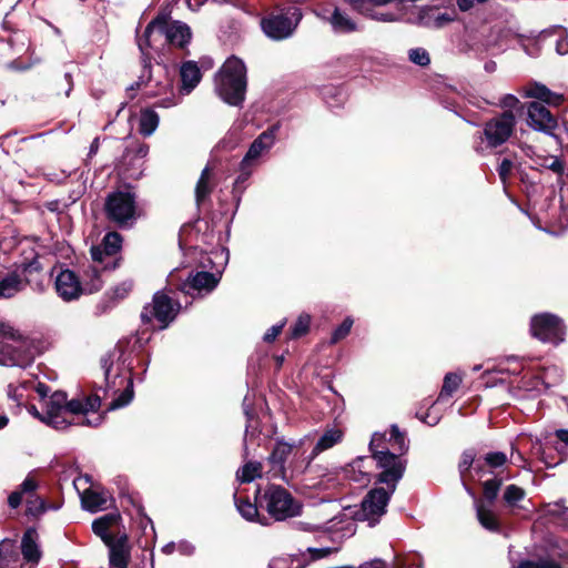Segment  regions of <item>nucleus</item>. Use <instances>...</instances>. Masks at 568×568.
I'll list each match as a JSON object with an SVG mask.
<instances>
[{"label":"nucleus","instance_id":"1","mask_svg":"<svg viewBox=\"0 0 568 568\" xmlns=\"http://www.w3.org/2000/svg\"><path fill=\"white\" fill-rule=\"evenodd\" d=\"M405 435L396 425L390 427L389 438L385 434L375 433L369 443V449L381 470L376 483L385 484L392 490H396L398 481L405 471V462L400 457L407 450Z\"/></svg>","mask_w":568,"mask_h":568},{"label":"nucleus","instance_id":"2","mask_svg":"<svg viewBox=\"0 0 568 568\" xmlns=\"http://www.w3.org/2000/svg\"><path fill=\"white\" fill-rule=\"evenodd\" d=\"M41 353L40 343L0 317V366L28 367Z\"/></svg>","mask_w":568,"mask_h":568},{"label":"nucleus","instance_id":"3","mask_svg":"<svg viewBox=\"0 0 568 568\" xmlns=\"http://www.w3.org/2000/svg\"><path fill=\"white\" fill-rule=\"evenodd\" d=\"M246 67L236 58H229L215 77V91L223 101L231 105H240L245 99Z\"/></svg>","mask_w":568,"mask_h":568},{"label":"nucleus","instance_id":"4","mask_svg":"<svg viewBox=\"0 0 568 568\" xmlns=\"http://www.w3.org/2000/svg\"><path fill=\"white\" fill-rule=\"evenodd\" d=\"M191 36L187 24L180 21L168 22L165 17H158L146 26L143 37L138 40V45L145 57V49L153 47L161 38L169 44L183 48L190 42ZM143 63L146 65L145 58Z\"/></svg>","mask_w":568,"mask_h":568},{"label":"nucleus","instance_id":"5","mask_svg":"<svg viewBox=\"0 0 568 568\" xmlns=\"http://www.w3.org/2000/svg\"><path fill=\"white\" fill-rule=\"evenodd\" d=\"M262 507L277 521L295 517L301 513V504L282 486L267 487L262 497Z\"/></svg>","mask_w":568,"mask_h":568},{"label":"nucleus","instance_id":"6","mask_svg":"<svg viewBox=\"0 0 568 568\" xmlns=\"http://www.w3.org/2000/svg\"><path fill=\"white\" fill-rule=\"evenodd\" d=\"M302 19L298 8L288 7L262 19L261 27L264 33L276 41L290 38Z\"/></svg>","mask_w":568,"mask_h":568},{"label":"nucleus","instance_id":"7","mask_svg":"<svg viewBox=\"0 0 568 568\" xmlns=\"http://www.w3.org/2000/svg\"><path fill=\"white\" fill-rule=\"evenodd\" d=\"M106 217L120 226L132 225L138 217L135 196L131 192L116 191L105 199Z\"/></svg>","mask_w":568,"mask_h":568},{"label":"nucleus","instance_id":"8","mask_svg":"<svg viewBox=\"0 0 568 568\" xmlns=\"http://www.w3.org/2000/svg\"><path fill=\"white\" fill-rule=\"evenodd\" d=\"M64 406L65 393L54 392L48 399H45L44 417H41V420L57 429H63L68 425L75 423L74 418L68 419L64 416ZM101 422L102 417L98 415L93 420L82 417L81 420L77 422V424L98 426Z\"/></svg>","mask_w":568,"mask_h":568},{"label":"nucleus","instance_id":"9","mask_svg":"<svg viewBox=\"0 0 568 568\" xmlns=\"http://www.w3.org/2000/svg\"><path fill=\"white\" fill-rule=\"evenodd\" d=\"M516 125L511 111H505L488 120L483 130L484 140L490 148H497L508 141Z\"/></svg>","mask_w":568,"mask_h":568},{"label":"nucleus","instance_id":"10","mask_svg":"<svg viewBox=\"0 0 568 568\" xmlns=\"http://www.w3.org/2000/svg\"><path fill=\"white\" fill-rule=\"evenodd\" d=\"M179 310V303L174 302L164 292H156L153 296L152 304L144 308L141 317L144 322H150L151 318H155L160 323V327L165 328L175 318Z\"/></svg>","mask_w":568,"mask_h":568},{"label":"nucleus","instance_id":"11","mask_svg":"<svg viewBox=\"0 0 568 568\" xmlns=\"http://www.w3.org/2000/svg\"><path fill=\"white\" fill-rule=\"evenodd\" d=\"M113 357L114 356L112 354H106L101 358V367L104 372L105 386L108 390L115 389L124 384H126V387L120 396L111 403L110 407L112 409L128 405L133 398L132 381L130 378L121 377L118 372L113 373Z\"/></svg>","mask_w":568,"mask_h":568},{"label":"nucleus","instance_id":"12","mask_svg":"<svg viewBox=\"0 0 568 568\" xmlns=\"http://www.w3.org/2000/svg\"><path fill=\"white\" fill-rule=\"evenodd\" d=\"M532 335L541 342L558 344L564 341L565 327L561 321L551 314H540L531 318Z\"/></svg>","mask_w":568,"mask_h":568},{"label":"nucleus","instance_id":"13","mask_svg":"<svg viewBox=\"0 0 568 568\" xmlns=\"http://www.w3.org/2000/svg\"><path fill=\"white\" fill-rule=\"evenodd\" d=\"M395 490L378 487L372 489L362 501V510L365 519L374 525L386 511L387 504Z\"/></svg>","mask_w":568,"mask_h":568},{"label":"nucleus","instance_id":"14","mask_svg":"<svg viewBox=\"0 0 568 568\" xmlns=\"http://www.w3.org/2000/svg\"><path fill=\"white\" fill-rule=\"evenodd\" d=\"M122 237L116 232H109L102 240L101 245L92 246V261L98 264L110 263L112 270L118 266L116 253L121 250Z\"/></svg>","mask_w":568,"mask_h":568},{"label":"nucleus","instance_id":"15","mask_svg":"<svg viewBox=\"0 0 568 568\" xmlns=\"http://www.w3.org/2000/svg\"><path fill=\"white\" fill-rule=\"evenodd\" d=\"M54 286L58 295L67 302L77 300L84 293L81 280L69 268L58 273Z\"/></svg>","mask_w":568,"mask_h":568},{"label":"nucleus","instance_id":"16","mask_svg":"<svg viewBox=\"0 0 568 568\" xmlns=\"http://www.w3.org/2000/svg\"><path fill=\"white\" fill-rule=\"evenodd\" d=\"M528 125L536 131L551 134L557 128V120L540 102H530L527 106Z\"/></svg>","mask_w":568,"mask_h":568},{"label":"nucleus","instance_id":"17","mask_svg":"<svg viewBox=\"0 0 568 568\" xmlns=\"http://www.w3.org/2000/svg\"><path fill=\"white\" fill-rule=\"evenodd\" d=\"M220 278L210 272H196L191 274L187 280L181 285V290L189 295H193L195 292L209 293L213 291Z\"/></svg>","mask_w":568,"mask_h":568},{"label":"nucleus","instance_id":"18","mask_svg":"<svg viewBox=\"0 0 568 568\" xmlns=\"http://www.w3.org/2000/svg\"><path fill=\"white\" fill-rule=\"evenodd\" d=\"M277 126H272L271 129L261 133L251 144L247 153L242 160V169L248 165L252 161L258 159L265 151H268L276 138Z\"/></svg>","mask_w":568,"mask_h":568},{"label":"nucleus","instance_id":"19","mask_svg":"<svg viewBox=\"0 0 568 568\" xmlns=\"http://www.w3.org/2000/svg\"><path fill=\"white\" fill-rule=\"evenodd\" d=\"M120 521L121 515L119 513H110L97 518L92 523V530L105 545H111L114 541V536L109 530L118 526Z\"/></svg>","mask_w":568,"mask_h":568},{"label":"nucleus","instance_id":"20","mask_svg":"<svg viewBox=\"0 0 568 568\" xmlns=\"http://www.w3.org/2000/svg\"><path fill=\"white\" fill-rule=\"evenodd\" d=\"M109 268L112 270L110 263L98 264L93 262L92 265L88 266V268L83 271L81 278L84 293L91 294L99 291L103 285L101 271Z\"/></svg>","mask_w":568,"mask_h":568},{"label":"nucleus","instance_id":"21","mask_svg":"<svg viewBox=\"0 0 568 568\" xmlns=\"http://www.w3.org/2000/svg\"><path fill=\"white\" fill-rule=\"evenodd\" d=\"M101 400L97 395L88 396L82 399H65L64 406V416L68 418V415H87L90 412H95L100 408Z\"/></svg>","mask_w":568,"mask_h":568},{"label":"nucleus","instance_id":"22","mask_svg":"<svg viewBox=\"0 0 568 568\" xmlns=\"http://www.w3.org/2000/svg\"><path fill=\"white\" fill-rule=\"evenodd\" d=\"M328 22L337 33H352L359 30L357 22L344 10L335 8Z\"/></svg>","mask_w":568,"mask_h":568},{"label":"nucleus","instance_id":"23","mask_svg":"<svg viewBox=\"0 0 568 568\" xmlns=\"http://www.w3.org/2000/svg\"><path fill=\"white\" fill-rule=\"evenodd\" d=\"M110 495L108 491H97L87 489L82 494L81 501L84 509L91 513H98L108 508Z\"/></svg>","mask_w":568,"mask_h":568},{"label":"nucleus","instance_id":"24","mask_svg":"<svg viewBox=\"0 0 568 568\" xmlns=\"http://www.w3.org/2000/svg\"><path fill=\"white\" fill-rule=\"evenodd\" d=\"M181 90L189 94L201 81L202 74L197 64L193 61H187L182 64L181 70Z\"/></svg>","mask_w":568,"mask_h":568},{"label":"nucleus","instance_id":"25","mask_svg":"<svg viewBox=\"0 0 568 568\" xmlns=\"http://www.w3.org/2000/svg\"><path fill=\"white\" fill-rule=\"evenodd\" d=\"M292 453V445L277 442L271 455L268 456V463L272 465L274 476L284 475V464Z\"/></svg>","mask_w":568,"mask_h":568},{"label":"nucleus","instance_id":"26","mask_svg":"<svg viewBox=\"0 0 568 568\" xmlns=\"http://www.w3.org/2000/svg\"><path fill=\"white\" fill-rule=\"evenodd\" d=\"M37 534L34 530L29 529L23 535L22 541H21V551L23 555V559L31 564L32 566L36 565L40 559V550L36 541Z\"/></svg>","mask_w":568,"mask_h":568},{"label":"nucleus","instance_id":"27","mask_svg":"<svg viewBox=\"0 0 568 568\" xmlns=\"http://www.w3.org/2000/svg\"><path fill=\"white\" fill-rule=\"evenodd\" d=\"M27 286V281L18 274L11 273L0 278V298H10Z\"/></svg>","mask_w":568,"mask_h":568},{"label":"nucleus","instance_id":"28","mask_svg":"<svg viewBox=\"0 0 568 568\" xmlns=\"http://www.w3.org/2000/svg\"><path fill=\"white\" fill-rule=\"evenodd\" d=\"M214 189L213 173L209 166L202 170L200 179L195 186V200L200 204L209 197Z\"/></svg>","mask_w":568,"mask_h":568},{"label":"nucleus","instance_id":"29","mask_svg":"<svg viewBox=\"0 0 568 568\" xmlns=\"http://www.w3.org/2000/svg\"><path fill=\"white\" fill-rule=\"evenodd\" d=\"M38 487V484L37 481L32 478V477H27L23 483L20 485V491L23 494V495H28L30 497H33L34 496V491ZM27 504H28V510L29 513L36 515L38 513H41L43 511L44 509V504L42 500H39L38 498L33 500L29 499V497H27Z\"/></svg>","mask_w":568,"mask_h":568},{"label":"nucleus","instance_id":"30","mask_svg":"<svg viewBox=\"0 0 568 568\" xmlns=\"http://www.w3.org/2000/svg\"><path fill=\"white\" fill-rule=\"evenodd\" d=\"M367 459L364 457H358L354 462H352L346 468L347 476L351 480L358 483L361 485H366L371 480V475L366 471L365 462Z\"/></svg>","mask_w":568,"mask_h":568},{"label":"nucleus","instance_id":"31","mask_svg":"<svg viewBox=\"0 0 568 568\" xmlns=\"http://www.w3.org/2000/svg\"><path fill=\"white\" fill-rule=\"evenodd\" d=\"M106 546L110 548V565L114 568H128L129 551L125 549L122 539Z\"/></svg>","mask_w":568,"mask_h":568},{"label":"nucleus","instance_id":"32","mask_svg":"<svg viewBox=\"0 0 568 568\" xmlns=\"http://www.w3.org/2000/svg\"><path fill=\"white\" fill-rule=\"evenodd\" d=\"M159 115L151 109H145L141 112L139 121V131L144 136L152 135L159 126Z\"/></svg>","mask_w":568,"mask_h":568},{"label":"nucleus","instance_id":"33","mask_svg":"<svg viewBox=\"0 0 568 568\" xmlns=\"http://www.w3.org/2000/svg\"><path fill=\"white\" fill-rule=\"evenodd\" d=\"M343 433L337 428L327 429L317 440L313 454L317 455L324 450H327L335 446L337 443L342 440Z\"/></svg>","mask_w":568,"mask_h":568},{"label":"nucleus","instance_id":"34","mask_svg":"<svg viewBox=\"0 0 568 568\" xmlns=\"http://www.w3.org/2000/svg\"><path fill=\"white\" fill-rule=\"evenodd\" d=\"M235 506L241 516L248 521H258L262 525H266L263 520L258 518V510L255 504L251 503L248 499L234 496Z\"/></svg>","mask_w":568,"mask_h":568},{"label":"nucleus","instance_id":"35","mask_svg":"<svg viewBox=\"0 0 568 568\" xmlns=\"http://www.w3.org/2000/svg\"><path fill=\"white\" fill-rule=\"evenodd\" d=\"M262 475V464L258 462L245 463L236 473V477L241 483H251Z\"/></svg>","mask_w":568,"mask_h":568},{"label":"nucleus","instance_id":"36","mask_svg":"<svg viewBox=\"0 0 568 568\" xmlns=\"http://www.w3.org/2000/svg\"><path fill=\"white\" fill-rule=\"evenodd\" d=\"M12 544L10 540H3L0 544V558L2 568H16L17 564L20 561L19 555L11 552ZM26 567L23 565L20 568H31Z\"/></svg>","mask_w":568,"mask_h":568},{"label":"nucleus","instance_id":"37","mask_svg":"<svg viewBox=\"0 0 568 568\" xmlns=\"http://www.w3.org/2000/svg\"><path fill=\"white\" fill-rule=\"evenodd\" d=\"M476 511L477 518L483 527L488 530H498L499 524L496 515L491 510L485 508L481 504H477Z\"/></svg>","mask_w":568,"mask_h":568},{"label":"nucleus","instance_id":"38","mask_svg":"<svg viewBox=\"0 0 568 568\" xmlns=\"http://www.w3.org/2000/svg\"><path fill=\"white\" fill-rule=\"evenodd\" d=\"M462 375L457 373H448L444 377L443 387L438 398L450 397L462 383Z\"/></svg>","mask_w":568,"mask_h":568},{"label":"nucleus","instance_id":"39","mask_svg":"<svg viewBox=\"0 0 568 568\" xmlns=\"http://www.w3.org/2000/svg\"><path fill=\"white\" fill-rule=\"evenodd\" d=\"M132 290H133V281L128 278V280H124V281L118 283L116 285L112 286L109 290L108 294H109L110 298L120 301V300H123L126 296H129V294L131 293Z\"/></svg>","mask_w":568,"mask_h":568},{"label":"nucleus","instance_id":"40","mask_svg":"<svg viewBox=\"0 0 568 568\" xmlns=\"http://www.w3.org/2000/svg\"><path fill=\"white\" fill-rule=\"evenodd\" d=\"M311 324V317L306 314H302L298 316L297 321L291 328V337L298 338L305 335L308 332Z\"/></svg>","mask_w":568,"mask_h":568},{"label":"nucleus","instance_id":"41","mask_svg":"<svg viewBox=\"0 0 568 568\" xmlns=\"http://www.w3.org/2000/svg\"><path fill=\"white\" fill-rule=\"evenodd\" d=\"M525 497V491L523 488L516 485H509L506 487L504 493V499L509 505H515L519 500Z\"/></svg>","mask_w":568,"mask_h":568},{"label":"nucleus","instance_id":"42","mask_svg":"<svg viewBox=\"0 0 568 568\" xmlns=\"http://www.w3.org/2000/svg\"><path fill=\"white\" fill-rule=\"evenodd\" d=\"M409 60L420 67H426L430 62V58L428 52L423 48H416L409 50L408 53Z\"/></svg>","mask_w":568,"mask_h":568},{"label":"nucleus","instance_id":"43","mask_svg":"<svg viewBox=\"0 0 568 568\" xmlns=\"http://www.w3.org/2000/svg\"><path fill=\"white\" fill-rule=\"evenodd\" d=\"M353 326V320L351 317H346L343 323L333 332L331 343L335 344L341 339L345 338Z\"/></svg>","mask_w":568,"mask_h":568},{"label":"nucleus","instance_id":"44","mask_svg":"<svg viewBox=\"0 0 568 568\" xmlns=\"http://www.w3.org/2000/svg\"><path fill=\"white\" fill-rule=\"evenodd\" d=\"M485 464L491 468H498L506 464L507 456L501 452L488 453L485 456Z\"/></svg>","mask_w":568,"mask_h":568},{"label":"nucleus","instance_id":"45","mask_svg":"<svg viewBox=\"0 0 568 568\" xmlns=\"http://www.w3.org/2000/svg\"><path fill=\"white\" fill-rule=\"evenodd\" d=\"M500 485L501 480L499 479H489L484 483V495L489 501L497 497Z\"/></svg>","mask_w":568,"mask_h":568},{"label":"nucleus","instance_id":"46","mask_svg":"<svg viewBox=\"0 0 568 568\" xmlns=\"http://www.w3.org/2000/svg\"><path fill=\"white\" fill-rule=\"evenodd\" d=\"M549 89L544 84H535L530 90L527 91V97L536 98L542 102L547 100V95H549Z\"/></svg>","mask_w":568,"mask_h":568},{"label":"nucleus","instance_id":"47","mask_svg":"<svg viewBox=\"0 0 568 568\" xmlns=\"http://www.w3.org/2000/svg\"><path fill=\"white\" fill-rule=\"evenodd\" d=\"M517 568H561L554 561L539 560V561H524Z\"/></svg>","mask_w":568,"mask_h":568},{"label":"nucleus","instance_id":"48","mask_svg":"<svg viewBox=\"0 0 568 568\" xmlns=\"http://www.w3.org/2000/svg\"><path fill=\"white\" fill-rule=\"evenodd\" d=\"M513 166H514L513 162L508 159H504L501 161V163L499 164L497 171H498V175L504 184H506V182L511 173Z\"/></svg>","mask_w":568,"mask_h":568},{"label":"nucleus","instance_id":"49","mask_svg":"<svg viewBox=\"0 0 568 568\" xmlns=\"http://www.w3.org/2000/svg\"><path fill=\"white\" fill-rule=\"evenodd\" d=\"M285 322H281L280 324L273 325L271 328L267 329V332L264 334L263 339L267 343H272L275 341V338L280 335L282 332V328L284 327Z\"/></svg>","mask_w":568,"mask_h":568},{"label":"nucleus","instance_id":"50","mask_svg":"<svg viewBox=\"0 0 568 568\" xmlns=\"http://www.w3.org/2000/svg\"><path fill=\"white\" fill-rule=\"evenodd\" d=\"M474 458H475V456L471 452H465L463 454L460 463H459V470L462 474H464L471 467V465L474 463Z\"/></svg>","mask_w":568,"mask_h":568},{"label":"nucleus","instance_id":"51","mask_svg":"<svg viewBox=\"0 0 568 568\" xmlns=\"http://www.w3.org/2000/svg\"><path fill=\"white\" fill-rule=\"evenodd\" d=\"M519 104V100L517 97L513 94H506L500 99L499 105L505 109H509L508 111H511V109H515Z\"/></svg>","mask_w":568,"mask_h":568},{"label":"nucleus","instance_id":"52","mask_svg":"<svg viewBox=\"0 0 568 568\" xmlns=\"http://www.w3.org/2000/svg\"><path fill=\"white\" fill-rule=\"evenodd\" d=\"M455 20V17L449 14V13H440L438 14L435 20H434V26L436 28H442L444 27L445 24L452 22Z\"/></svg>","mask_w":568,"mask_h":568},{"label":"nucleus","instance_id":"53","mask_svg":"<svg viewBox=\"0 0 568 568\" xmlns=\"http://www.w3.org/2000/svg\"><path fill=\"white\" fill-rule=\"evenodd\" d=\"M457 6L462 11H468L474 8L476 4L484 3L487 0H456Z\"/></svg>","mask_w":568,"mask_h":568},{"label":"nucleus","instance_id":"54","mask_svg":"<svg viewBox=\"0 0 568 568\" xmlns=\"http://www.w3.org/2000/svg\"><path fill=\"white\" fill-rule=\"evenodd\" d=\"M562 101H564L562 94L549 91V95H547V100H545V103H547L549 105L558 106L562 103Z\"/></svg>","mask_w":568,"mask_h":568},{"label":"nucleus","instance_id":"55","mask_svg":"<svg viewBox=\"0 0 568 568\" xmlns=\"http://www.w3.org/2000/svg\"><path fill=\"white\" fill-rule=\"evenodd\" d=\"M22 496L23 494L20 490L11 493L8 498L9 506L11 508H17L22 501Z\"/></svg>","mask_w":568,"mask_h":568},{"label":"nucleus","instance_id":"56","mask_svg":"<svg viewBox=\"0 0 568 568\" xmlns=\"http://www.w3.org/2000/svg\"><path fill=\"white\" fill-rule=\"evenodd\" d=\"M8 396L17 403H20V400L23 398V394L20 387H16L13 385L8 386Z\"/></svg>","mask_w":568,"mask_h":568},{"label":"nucleus","instance_id":"57","mask_svg":"<svg viewBox=\"0 0 568 568\" xmlns=\"http://www.w3.org/2000/svg\"><path fill=\"white\" fill-rule=\"evenodd\" d=\"M286 560L287 558L285 557H278V558H273L268 566L270 568H291L288 566H286Z\"/></svg>","mask_w":568,"mask_h":568},{"label":"nucleus","instance_id":"58","mask_svg":"<svg viewBox=\"0 0 568 568\" xmlns=\"http://www.w3.org/2000/svg\"><path fill=\"white\" fill-rule=\"evenodd\" d=\"M556 50L559 54H567L568 53V40L567 38H562L558 40L556 44Z\"/></svg>","mask_w":568,"mask_h":568},{"label":"nucleus","instance_id":"59","mask_svg":"<svg viewBox=\"0 0 568 568\" xmlns=\"http://www.w3.org/2000/svg\"><path fill=\"white\" fill-rule=\"evenodd\" d=\"M308 550L313 554V556H312L313 559H320V558L325 557L327 554H329L328 548H314V549L310 548Z\"/></svg>","mask_w":568,"mask_h":568},{"label":"nucleus","instance_id":"60","mask_svg":"<svg viewBox=\"0 0 568 568\" xmlns=\"http://www.w3.org/2000/svg\"><path fill=\"white\" fill-rule=\"evenodd\" d=\"M36 392L41 399H47L49 387L42 383H38L36 386Z\"/></svg>","mask_w":568,"mask_h":568},{"label":"nucleus","instance_id":"61","mask_svg":"<svg viewBox=\"0 0 568 568\" xmlns=\"http://www.w3.org/2000/svg\"><path fill=\"white\" fill-rule=\"evenodd\" d=\"M361 568H386L385 564L381 560H374L372 562H366L361 566Z\"/></svg>","mask_w":568,"mask_h":568},{"label":"nucleus","instance_id":"62","mask_svg":"<svg viewBox=\"0 0 568 568\" xmlns=\"http://www.w3.org/2000/svg\"><path fill=\"white\" fill-rule=\"evenodd\" d=\"M99 146H100V143H99V138H95L91 145H90V150H89V158H92L93 155L97 154L98 150H99Z\"/></svg>","mask_w":568,"mask_h":568},{"label":"nucleus","instance_id":"63","mask_svg":"<svg viewBox=\"0 0 568 568\" xmlns=\"http://www.w3.org/2000/svg\"><path fill=\"white\" fill-rule=\"evenodd\" d=\"M556 436L558 437V439H560L565 444H568V430L567 429H558L556 432Z\"/></svg>","mask_w":568,"mask_h":568},{"label":"nucleus","instance_id":"64","mask_svg":"<svg viewBox=\"0 0 568 568\" xmlns=\"http://www.w3.org/2000/svg\"><path fill=\"white\" fill-rule=\"evenodd\" d=\"M550 168L558 173H561L564 171V165L559 161H555Z\"/></svg>","mask_w":568,"mask_h":568}]
</instances>
